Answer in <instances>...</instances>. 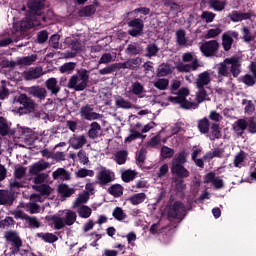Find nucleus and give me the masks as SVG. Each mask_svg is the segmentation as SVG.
<instances>
[{
  "mask_svg": "<svg viewBox=\"0 0 256 256\" xmlns=\"http://www.w3.org/2000/svg\"><path fill=\"white\" fill-rule=\"evenodd\" d=\"M226 63H228L230 73L233 77H239L241 73V59L239 57L226 58Z\"/></svg>",
  "mask_w": 256,
  "mask_h": 256,
  "instance_id": "f8f14e48",
  "label": "nucleus"
},
{
  "mask_svg": "<svg viewBox=\"0 0 256 256\" xmlns=\"http://www.w3.org/2000/svg\"><path fill=\"white\" fill-rule=\"evenodd\" d=\"M170 219H180L183 220L187 215V210L185 209V204L180 201L174 202L170 205L167 213Z\"/></svg>",
  "mask_w": 256,
  "mask_h": 256,
  "instance_id": "423d86ee",
  "label": "nucleus"
},
{
  "mask_svg": "<svg viewBox=\"0 0 256 256\" xmlns=\"http://www.w3.org/2000/svg\"><path fill=\"white\" fill-rule=\"evenodd\" d=\"M69 144L72 149H82L83 146L87 145V137L83 134H73V136L69 139Z\"/></svg>",
  "mask_w": 256,
  "mask_h": 256,
  "instance_id": "4468645a",
  "label": "nucleus"
},
{
  "mask_svg": "<svg viewBox=\"0 0 256 256\" xmlns=\"http://www.w3.org/2000/svg\"><path fill=\"white\" fill-rule=\"evenodd\" d=\"M208 5L210 9H213L214 11H224L225 7H227V1L226 0H209Z\"/></svg>",
  "mask_w": 256,
  "mask_h": 256,
  "instance_id": "a878e982",
  "label": "nucleus"
},
{
  "mask_svg": "<svg viewBox=\"0 0 256 256\" xmlns=\"http://www.w3.org/2000/svg\"><path fill=\"white\" fill-rule=\"evenodd\" d=\"M79 217L81 219H89L91 217V213H93V210L89 208L87 205H82L77 210Z\"/></svg>",
  "mask_w": 256,
  "mask_h": 256,
  "instance_id": "58836bf2",
  "label": "nucleus"
},
{
  "mask_svg": "<svg viewBox=\"0 0 256 256\" xmlns=\"http://www.w3.org/2000/svg\"><path fill=\"white\" fill-rule=\"evenodd\" d=\"M205 183H211L215 189H223V179L217 177L215 173L210 172L205 175Z\"/></svg>",
  "mask_w": 256,
  "mask_h": 256,
  "instance_id": "a211bd4d",
  "label": "nucleus"
},
{
  "mask_svg": "<svg viewBox=\"0 0 256 256\" xmlns=\"http://www.w3.org/2000/svg\"><path fill=\"white\" fill-rule=\"evenodd\" d=\"M128 27L134 28L128 31V35H131V37H137L143 33V27H145V24L143 23V20L135 18L128 22Z\"/></svg>",
  "mask_w": 256,
  "mask_h": 256,
  "instance_id": "9b49d317",
  "label": "nucleus"
},
{
  "mask_svg": "<svg viewBox=\"0 0 256 256\" xmlns=\"http://www.w3.org/2000/svg\"><path fill=\"white\" fill-rule=\"evenodd\" d=\"M221 33H223V30L221 28H211L207 31L204 37L205 39H215V37H219Z\"/></svg>",
  "mask_w": 256,
  "mask_h": 256,
  "instance_id": "5fc2aeb1",
  "label": "nucleus"
},
{
  "mask_svg": "<svg viewBox=\"0 0 256 256\" xmlns=\"http://www.w3.org/2000/svg\"><path fill=\"white\" fill-rule=\"evenodd\" d=\"M50 221H52L54 229L59 231L65 229L67 226L71 227V225H74L75 221H77V213L73 210H64L62 216L53 215L51 216Z\"/></svg>",
  "mask_w": 256,
  "mask_h": 256,
  "instance_id": "7ed1b4c3",
  "label": "nucleus"
},
{
  "mask_svg": "<svg viewBox=\"0 0 256 256\" xmlns=\"http://www.w3.org/2000/svg\"><path fill=\"white\" fill-rule=\"evenodd\" d=\"M121 177H122V181H124L125 183H129L130 181H133L135 177H137V172L133 170H126L122 172Z\"/></svg>",
  "mask_w": 256,
  "mask_h": 256,
  "instance_id": "8fccbe9b",
  "label": "nucleus"
},
{
  "mask_svg": "<svg viewBox=\"0 0 256 256\" xmlns=\"http://www.w3.org/2000/svg\"><path fill=\"white\" fill-rule=\"evenodd\" d=\"M242 104L245 105L244 111L248 115H251V113H253V111H255V104H253V101L244 99L242 101Z\"/></svg>",
  "mask_w": 256,
  "mask_h": 256,
  "instance_id": "0e129e2a",
  "label": "nucleus"
},
{
  "mask_svg": "<svg viewBox=\"0 0 256 256\" xmlns=\"http://www.w3.org/2000/svg\"><path fill=\"white\" fill-rule=\"evenodd\" d=\"M233 39L239 40V33L235 31H228L222 34V47L224 51H231L233 47Z\"/></svg>",
  "mask_w": 256,
  "mask_h": 256,
  "instance_id": "1a4fd4ad",
  "label": "nucleus"
},
{
  "mask_svg": "<svg viewBox=\"0 0 256 256\" xmlns=\"http://www.w3.org/2000/svg\"><path fill=\"white\" fill-rule=\"evenodd\" d=\"M128 62V69L134 70V69H139L141 67V64L143 63V59L136 57L127 60Z\"/></svg>",
  "mask_w": 256,
  "mask_h": 256,
  "instance_id": "6e6d98bb",
  "label": "nucleus"
},
{
  "mask_svg": "<svg viewBox=\"0 0 256 256\" xmlns=\"http://www.w3.org/2000/svg\"><path fill=\"white\" fill-rule=\"evenodd\" d=\"M211 83V72L209 71H204L200 74H198L196 80H195V85L197 89H202L207 87Z\"/></svg>",
  "mask_w": 256,
  "mask_h": 256,
  "instance_id": "ddd939ff",
  "label": "nucleus"
},
{
  "mask_svg": "<svg viewBox=\"0 0 256 256\" xmlns=\"http://www.w3.org/2000/svg\"><path fill=\"white\" fill-rule=\"evenodd\" d=\"M200 17L202 21H205V23H213V21H215V17H217V14L211 11H203Z\"/></svg>",
  "mask_w": 256,
  "mask_h": 256,
  "instance_id": "4d7b16f0",
  "label": "nucleus"
},
{
  "mask_svg": "<svg viewBox=\"0 0 256 256\" xmlns=\"http://www.w3.org/2000/svg\"><path fill=\"white\" fill-rule=\"evenodd\" d=\"M43 75V69L34 68L32 70H28L24 72L23 76L26 81H32V79H39Z\"/></svg>",
  "mask_w": 256,
  "mask_h": 256,
  "instance_id": "393cba45",
  "label": "nucleus"
},
{
  "mask_svg": "<svg viewBox=\"0 0 256 256\" xmlns=\"http://www.w3.org/2000/svg\"><path fill=\"white\" fill-rule=\"evenodd\" d=\"M116 107L120 109H132L133 104L129 100H125V98H117L115 101Z\"/></svg>",
  "mask_w": 256,
  "mask_h": 256,
  "instance_id": "a18cd8bd",
  "label": "nucleus"
},
{
  "mask_svg": "<svg viewBox=\"0 0 256 256\" xmlns=\"http://www.w3.org/2000/svg\"><path fill=\"white\" fill-rule=\"evenodd\" d=\"M94 175L95 172L87 168H81L76 172V177H78V179H84L85 177H93Z\"/></svg>",
  "mask_w": 256,
  "mask_h": 256,
  "instance_id": "3c124183",
  "label": "nucleus"
},
{
  "mask_svg": "<svg viewBox=\"0 0 256 256\" xmlns=\"http://www.w3.org/2000/svg\"><path fill=\"white\" fill-rule=\"evenodd\" d=\"M218 75L220 77H229V75H231L229 63H226V60H224L222 63L219 64Z\"/></svg>",
  "mask_w": 256,
  "mask_h": 256,
  "instance_id": "72a5a7b5",
  "label": "nucleus"
},
{
  "mask_svg": "<svg viewBox=\"0 0 256 256\" xmlns=\"http://www.w3.org/2000/svg\"><path fill=\"white\" fill-rule=\"evenodd\" d=\"M18 102L26 110V113H33V111L37 109V103H35V100L27 96V94H21L18 97Z\"/></svg>",
  "mask_w": 256,
  "mask_h": 256,
  "instance_id": "9d476101",
  "label": "nucleus"
},
{
  "mask_svg": "<svg viewBox=\"0 0 256 256\" xmlns=\"http://www.w3.org/2000/svg\"><path fill=\"white\" fill-rule=\"evenodd\" d=\"M230 19L233 23H239V21H244L245 19H251V13H241L239 11H233L230 14Z\"/></svg>",
  "mask_w": 256,
  "mask_h": 256,
  "instance_id": "cd10ccee",
  "label": "nucleus"
},
{
  "mask_svg": "<svg viewBox=\"0 0 256 256\" xmlns=\"http://www.w3.org/2000/svg\"><path fill=\"white\" fill-rule=\"evenodd\" d=\"M58 193L63 197H71V195L75 194V190L70 188L69 185L61 184L58 186Z\"/></svg>",
  "mask_w": 256,
  "mask_h": 256,
  "instance_id": "f704fd0d",
  "label": "nucleus"
},
{
  "mask_svg": "<svg viewBox=\"0 0 256 256\" xmlns=\"http://www.w3.org/2000/svg\"><path fill=\"white\" fill-rule=\"evenodd\" d=\"M199 67H201L199 60H194L191 64L180 63L176 66V69L179 73H191V71H197Z\"/></svg>",
  "mask_w": 256,
  "mask_h": 256,
  "instance_id": "f3484780",
  "label": "nucleus"
},
{
  "mask_svg": "<svg viewBox=\"0 0 256 256\" xmlns=\"http://www.w3.org/2000/svg\"><path fill=\"white\" fill-rule=\"evenodd\" d=\"M88 83L89 71L86 69H80L68 80V89H73L74 91H85Z\"/></svg>",
  "mask_w": 256,
  "mask_h": 256,
  "instance_id": "20e7f679",
  "label": "nucleus"
},
{
  "mask_svg": "<svg viewBox=\"0 0 256 256\" xmlns=\"http://www.w3.org/2000/svg\"><path fill=\"white\" fill-rule=\"evenodd\" d=\"M245 159H247V153H245L244 151H240L234 157V167L241 169V167H243V163L245 162Z\"/></svg>",
  "mask_w": 256,
  "mask_h": 256,
  "instance_id": "4c0bfd02",
  "label": "nucleus"
},
{
  "mask_svg": "<svg viewBox=\"0 0 256 256\" xmlns=\"http://www.w3.org/2000/svg\"><path fill=\"white\" fill-rule=\"evenodd\" d=\"M223 156V149L221 148H216L212 151H209L206 153L203 157L205 161L215 159V157L221 158Z\"/></svg>",
  "mask_w": 256,
  "mask_h": 256,
  "instance_id": "ea45409f",
  "label": "nucleus"
},
{
  "mask_svg": "<svg viewBox=\"0 0 256 256\" xmlns=\"http://www.w3.org/2000/svg\"><path fill=\"white\" fill-rule=\"evenodd\" d=\"M95 11H97V8L94 5H88L79 10L78 14L79 17H91V15H95Z\"/></svg>",
  "mask_w": 256,
  "mask_h": 256,
  "instance_id": "e433bc0d",
  "label": "nucleus"
},
{
  "mask_svg": "<svg viewBox=\"0 0 256 256\" xmlns=\"http://www.w3.org/2000/svg\"><path fill=\"white\" fill-rule=\"evenodd\" d=\"M129 153L127 150H119L114 154V161L117 165H125Z\"/></svg>",
  "mask_w": 256,
  "mask_h": 256,
  "instance_id": "c85d7f7f",
  "label": "nucleus"
},
{
  "mask_svg": "<svg viewBox=\"0 0 256 256\" xmlns=\"http://www.w3.org/2000/svg\"><path fill=\"white\" fill-rule=\"evenodd\" d=\"M112 215L116 221H124V219H127V214L121 207H116L113 210Z\"/></svg>",
  "mask_w": 256,
  "mask_h": 256,
  "instance_id": "c03bdc74",
  "label": "nucleus"
},
{
  "mask_svg": "<svg viewBox=\"0 0 256 256\" xmlns=\"http://www.w3.org/2000/svg\"><path fill=\"white\" fill-rule=\"evenodd\" d=\"M28 93L29 95H32V97L39 99V101H45V98L47 97V90L39 86L30 87Z\"/></svg>",
  "mask_w": 256,
  "mask_h": 256,
  "instance_id": "aec40b11",
  "label": "nucleus"
},
{
  "mask_svg": "<svg viewBox=\"0 0 256 256\" xmlns=\"http://www.w3.org/2000/svg\"><path fill=\"white\" fill-rule=\"evenodd\" d=\"M125 53L129 55V57L140 55V53H143V46L137 42L131 43L127 46Z\"/></svg>",
  "mask_w": 256,
  "mask_h": 256,
  "instance_id": "5701e85b",
  "label": "nucleus"
},
{
  "mask_svg": "<svg viewBox=\"0 0 256 256\" xmlns=\"http://www.w3.org/2000/svg\"><path fill=\"white\" fill-rule=\"evenodd\" d=\"M113 181H115V172L106 167H101L96 174V183L100 187H107Z\"/></svg>",
  "mask_w": 256,
  "mask_h": 256,
  "instance_id": "39448f33",
  "label": "nucleus"
},
{
  "mask_svg": "<svg viewBox=\"0 0 256 256\" xmlns=\"http://www.w3.org/2000/svg\"><path fill=\"white\" fill-rule=\"evenodd\" d=\"M6 241H10L15 245V247L19 248L21 245H23V242L21 241V238H19V235H17L16 232L10 231L6 232L5 234Z\"/></svg>",
  "mask_w": 256,
  "mask_h": 256,
  "instance_id": "bb28decb",
  "label": "nucleus"
},
{
  "mask_svg": "<svg viewBox=\"0 0 256 256\" xmlns=\"http://www.w3.org/2000/svg\"><path fill=\"white\" fill-rule=\"evenodd\" d=\"M35 61H37V54H32L30 56L18 58L17 64L29 66V65H33L35 63Z\"/></svg>",
  "mask_w": 256,
  "mask_h": 256,
  "instance_id": "473e14b6",
  "label": "nucleus"
},
{
  "mask_svg": "<svg viewBox=\"0 0 256 256\" xmlns=\"http://www.w3.org/2000/svg\"><path fill=\"white\" fill-rule=\"evenodd\" d=\"M147 199V194L141 192L132 195L128 201L131 203V205H141V203H145V200Z\"/></svg>",
  "mask_w": 256,
  "mask_h": 256,
  "instance_id": "c756f323",
  "label": "nucleus"
},
{
  "mask_svg": "<svg viewBox=\"0 0 256 256\" xmlns=\"http://www.w3.org/2000/svg\"><path fill=\"white\" fill-rule=\"evenodd\" d=\"M34 175L33 183L35 185H42V183H45L47 179L49 178V175L47 173H40V174H32Z\"/></svg>",
  "mask_w": 256,
  "mask_h": 256,
  "instance_id": "13d9d810",
  "label": "nucleus"
},
{
  "mask_svg": "<svg viewBox=\"0 0 256 256\" xmlns=\"http://www.w3.org/2000/svg\"><path fill=\"white\" fill-rule=\"evenodd\" d=\"M154 87L160 91H165L169 87V79L160 78L154 81Z\"/></svg>",
  "mask_w": 256,
  "mask_h": 256,
  "instance_id": "de8ad7c7",
  "label": "nucleus"
},
{
  "mask_svg": "<svg viewBox=\"0 0 256 256\" xmlns=\"http://www.w3.org/2000/svg\"><path fill=\"white\" fill-rule=\"evenodd\" d=\"M185 30H177L176 31V43L180 45V47H187V36Z\"/></svg>",
  "mask_w": 256,
  "mask_h": 256,
  "instance_id": "2f4dec72",
  "label": "nucleus"
},
{
  "mask_svg": "<svg viewBox=\"0 0 256 256\" xmlns=\"http://www.w3.org/2000/svg\"><path fill=\"white\" fill-rule=\"evenodd\" d=\"M186 163L187 155L185 154V150L175 154L172 159L171 173H173V175H177L180 179H187L191 173L187 168H185L184 164Z\"/></svg>",
  "mask_w": 256,
  "mask_h": 256,
  "instance_id": "f03ea898",
  "label": "nucleus"
},
{
  "mask_svg": "<svg viewBox=\"0 0 256 256\" xmlns=\"http://www.w3.org/2000/svg\"><path fill=\"white\" fill-rule=\"evenodd\" d=\"M209 119L203 118L198 121V129L200 133L206 134L209 133Z\"/></svg>",
  "mask_w": 256,
  "mask_h": 256,
  "instance_id": "603ef678",
  "label": "nucleus"
},
{
  "mask_svg": "<svg viewBox=\"0 0 256 256\" xmlns=\"http://www.w3.org/2000/svg\"><path fill=\"white\" fill-rule=\"evenodd\" d=\"M200 51L205 57H212L219 51V42L217 40L206 41L200 46Z\"/></svg>",
  "mask_w": 256,
  "mask_h": 256,
  "instance_id": "6e6552de",
  "label": "nucleus"
},
{
  "mask_svg": "<svg viewBox=\"0 0 256 256\" xmlns=\"http://www.w3.org/2000/svg\"><path fill=\"white\" fill-rule=\"evenodd\" d=\"M51 168V163L45 161H38L29 167L30 175L41 174V171H45Z\"/></svg>",
  "mask_w": 256,
  "mask_h": 256,
  "instance_id": "2eb2a0df",
  "label": "nucleus"
},
{
  "mask_svg": "<svg viewBox=\"0 0 256 256\" xmlns=\"http://www.w3.org/2000/svg\"><path fill=\"white\" fill-rule=\"evenodd\" d=\"M80 117L86 121H97V119H101L103 116L95 112L92 105L86 104L80 108Z\"/></svg>",
  "mask_w": 256,
  "mask_h": 256,
  "instance_id": "0eeeda50",
  "label": "nucleus"
},
{
  "mask_svg": "<svg viewBox=\"0 0 256 256\" xmlns=\"http://www.w3.org/2000/svg\"><path fill=\"white\" fill-rule=\"evenodd\" d=\"M32 189H35V191H38V193H41V195H51L53 191V189L47 184L33 185Z\"/></svg>",
  "mask_w": 256,
  "mask_h": 256,
  "instance_id": "79ce46f5",
  "label": "nucleus"
},
{
  "mask_svg": "<svg viewBox=\"0 0 256 256\" xmlns=\"http://www.w3.org/2000/svg\"><path fill=\"white\" fill-rule=\"evenodd\" d=\"M45 87L49 92H51L52 95H59L61 91V86L59 81H57V78H49L46 80Z\"/></svg>",
  "mask_w": 256,
  "mask_h": 256,
  "instance_id": "6ab92c4d",
  "label": "nucleus"
},
{
  "mask_svg": "<svg viewBox=\"0 0 256 256\" xmlns=\"http://www.w3.org/2000/svg\"><path fill=\"white\" fill-rule=\"evenodd\" d=\"M75 67H77V63L68 62V63H64L62 66H60L59 71H60V73H71V71H75Z\"/></svg>",
  "mask_w": 256,
  "mask_h": 256,
  "instance_id": "864d4df0",
  "label": "nucleus"
},
{
  "mask_svg": "<svg viewBox=\"0 0 256 256\" xmlns=\"http://www.w3.org/2000/svg\"><path fill=\"white\" fill-rule=\"evenodd\" d=\"M159 53V47L156 44H149L146 47V57H155Z\"/></svg>",
  "mask_w": 256,
  "mask_h": 256,
  "instance_id": "052dcab7",
  "label": "nucleus"
},
{
  "mask_svg": "<svg viewBox=\"0 0 256 256\" xmlns=\"http://www.w3.org/2000/svg\"><path fill=\"white\" fill-rule=\"evenodd\" d=\"M38 237H40L42 241H45V243H55V241H58L59 239V237H57L53 233H41L38 234Z\"/></svg>",
  "mask_w": 256,
  "mask_h": 256,
  "instance_id": "49530a36",
  "label": "nucleus"
},
{
  "mask_svg": "<svg viewBox=\"0 0 256 256\" xmlns=\"http://www.w3.org/2000/svg\"><path fill=\"white\" fill-rule=\"evenodd\" d=\"M248 125H249V122L247 121V119L240 118L233 123L232 129H233V131L236 132L238 137H241L247 130Z\"/></svg>",
  "mask_w": 256,
  "mask_h": 256,
  "instance_id": "dca6fc26",
  "label": "nucleus"
},
{
  "mask_svg": "<svg viewBox=\"0 0 256 256\" xmlns=\"http://www.w3.org/2000/svg\"><path fill=\"white\" fill-rule=\"evenodd\" d=\"M210 139L211 141H215V139H221V128L219 127V124H212Z\"/></svg>",
  "mask_w": 256,
  "mask_h": 256,
  "instance_id": "09e8293b",
  "label": "nucleus"
},
{
  "mask_svg": "<svg viewBox=\"0 0 256 256\" xmlns=\"http://www.w3.org/2000/svg\"><path fill=\"white\" fill-rule=\"evenodd\" d=\"M132 93L134 95H142V93H145V87L142 86L139 82H134L131 85Z\"/></svg>",
  "mask_w": 256,
  "mask_h": 256,
  "instance_id": "680f3d73",
  "label": "nucleus"
},
{
  "mask_svg": "<svg viewBox=\"0 0 256 256\" xmlns=\"http://www.w3.org/2000/svg\"><path fill=\"white\" fill-rule=\"evenodd\" d=\"M87 135L89 139H99L102 135L101 125L97 122H92Z\"/></svg>",
  "mask_w": 256,
  "mask_h": 256,
  "instance_id": "412c9836",
  "label": "nucleus"
},
{
  "mask_svg": "<svg viewBox=\"0 0 256 256\" xmlns=\"http://www.w3.org/2000/svg\"><path fill=\"white\" fill-rule=\"evenodd\" d=\"M26 221L28 225H30L33 229H39L41 227V222H39V220L35 216H28L26 218Z\"/></svg>",
  "mask_w": 256,
  "mask_h": 256,
  "instance_id": "338daca9",
  "label": "nucleus"
},
{
  "mask_svg": "<svg viewBox=\"0 0 256 256\" xmlns=\"http://www.w3.org/2000/svg\"><path fill=\"white\" fill-rule=\"evenodd\" d=\"M108 193L113 197H121L123 195V186L121 184H114L108 188Z\"/></svg>",
  "mask_w": 256,
  "mask_h": 256,
  "instance_id": "a19ab883",
  "label": "nucleus"
},
{
  "mask_svg": "<svg viewBox=\"0 0 256 256\" xmlns=\"http://www.w3.org/2000/svg\"><path fill=\"white\" fill-rule=\"evenodd\" d=\"M91 196V194H89V192H82L78 195V197L76 198V200L73 203V207H79V205H83V203H87V201H89V197Z\"/></svg>",
  "mask_w": 256,
  "mask_h": 256,
  "instance_id": "c9c22d12",
  "label": "nucleus"
},
{
  "mask_svg": "<svg viewBox=\"0 0 256 256\" xmlns=\"http://www.w3.org/2000/svg\"><path fill=\"white\" fill-rule=\"evenodd\" d=\"M242 39L244 41V43H251V41H253V39H255V36L251 35V31L249 30V28L244 27L242 29Z\"/></svg>",
  "mask_w": 256,
  "mask_h": 256,
  "instance_id": "e2e57ef3",
  "label": "nucleus"
},
{
  "mask_svg": "<svg viewBox=\"0 0 256 256\" xmlns=\"http://www.w3.org/2000/svg\"><path fill=\"white\" fill-rule=\"evenodd\" d=\"M11 215H13L15 217V219H21L22 221H26L27 217H29V215H27L25 212H23L19 208H17L16 210L12 211Z\"/></svg>",
  "mask_w": 256,
  "mask_h": 256,
  "instance_id": "774afa93",
  "label": "nucleus"
},
{
  "mask_svg": "<svg viewBox=\"0 0 256 256\" xmlns=\"http://www.w3.org/2000/svg\"><path fill=\"white\" fill-rule=\"evenodd\" d=\"M66 45H70L73 51H81V42L73 37H67L65 39Z\"/></svg>",
  "mask_w": 256,
  "mask_h": 256,
  "instance_id": "37998d69",
  "label": "nucleus"
},
{
  "mask_svg": "<svg viewBox=\"0 0 256 256\" xmlns=\"http://www.w3.org/2000/svg\"><path fill=\"white\" fill-rule=\"evenodd\" d=\"M196 61H199V59H197V57L195 56V53L193 52H186L182 55V61L184 63H195Z\"/></svg>",
  "mask_w": 256,
  "mask_h": 256,
  "instance_id": "69168bd1",
  "label": "nucleus"
},
{
  "mask_svg": "<svg viewBox=\"0 0 256 256\" xmlns=\"http://www.w3.org/2000/svg\"><path fill=\"white\" fill-rule=\"evenodd\" d=\"M115 59H117V54L116 53H104L99 61H98V65H109V63H113V61H115Z\"/></svg>",
  "mask_w": 256,
  "mask_h": 256,
  "instance_id": "7c9ffc66",
  "label": "nucleus"
},
{
  "mask_svg": "<svg viewBox=\"0 0 256 256\" xmlns=\"http://www.w3.org/2000/svg\"><path fill=\"white\" fill-rule=\"evenodd\" d=\"M31 15H41V9H43V2L41 0H33L28 3Z\"/></svg>",
  "mask_w": 256,
  "mask_h": 256,
  "instance_id": "b1692460",
  "label": "nucleus"
},
{
  "mask_svg": "<svg viewBox=\"0 0 256 256\" xmlns=\"http://www.w3.org/2000/svg\"><path fill=\"white\" fill-rule=\"evenodd\" d=\"M173 155H175V150H173V148H169L167 146H163L161 148V157L163 159H171Z\"/></svg>",
  "mask_w": 256,
  "mask_h": 256,
  "instance_id": "bf43d9fd",
  "label": "nucleus"
},
{
  "mask_svg": "<svg viewBox=\"0 0 256 256\" xmlns=\"http://www.w3.org/2000/svg\"><path fill=\"white\" fill-rule=\"evenodd\" d=\"M187 97H189V89L181 88L177 96L168 97V101L170 103L178 104L182 109H197L199 107V103H203V101H209V96L207 95V91L205 88H198L196 92V101L197 102H189L187 101Z\"/></svg>",
  "mask_w": 256,
  "mask_h": 256,
  "instance_id": "f257e3e1",
  "label": "nucleus"
},
{
  "mask_svg": "<svg viewBox=\"0 0 256 256\" xmlns=\"http://www.w3.org/2000/svg\"><path fill=\"white\" fill-rule=\"evenodd\" d=\"M54 180L61 179L62 181H71V172L65 168H58L52 173Z\"/></svg>",
  "mask_w": 256,
  "mask_h": 256,
  "instance_id": "4be33fe9",
  "label": "nucleus"
}]
</instances>
